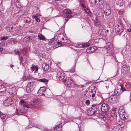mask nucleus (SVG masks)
Segmentation results:
<instances>
[{
    "mask_svg": "<svg viewBox=\"0 0 131 131\" xmlns=\"http://www.w3.org/2000/svg\"><path fill=\"white\" fill-rule=\"evenodd\" d=\"M41 103L40 101H39V99L36 97L34 99V102L33 104H26L24 105L25 107L27 108H34L36 107V104H39Z\"/></svg>",
    "mask_w": 131,
    "mask_h": 131,
    "instance_id": "f257e3e1",
    "label": "nucleus"
},
{
    "mask_svg": "<svg viewBox=\"0 0 131 131\" xmlns=\"http://www.w3.org/2000/svg\"><path fill=\"white\" fill-rule=\"evenodd\" d=\"M35 85V83L33 82H29L26 87V90L27 93H30L34 90Z\"/></svg>",
    "mask_w": 131,
    "mask_h": 131,
    "instance_id": "f03ea898",
    "label": "nucleus"
},
{
    "mask_svg": "<svg viewBox=\"0 0 131 131\" xmlns=\"http://www.w3.org/2000/svg\"><path fill=\"white\" fill-rule=\"evenodd\" d=\"M115 30L117 33L120 34L123 31V27L122 25L118 24L116 25Z\"/></svg>",
    "mask_w": 131,
    "mask_h": 131,
    "instance_id": "7ed1b4c3",
    "label": "nucleus"
},
{
    "mask_svg": "<svg viewBox=\"0 0 131 131\" xmlns=\"http://www.w3.org/2000/svg\"><path fill=\"white\" fill-rule=\"evenodd\" d=\"M118 113L119 116L122 119H124L125 118V110L122 108H119L118 111Z\"/></svg>",
    "mask_w": 131,
    "mask_h": 131,
    "instance_id": "20e7f679",
    "label": "nucleus"
},
{
    "mask_svg": "<svg viewBox=\"0 0 131 131\" xmlns=\"http://www.w3.org/2000/svg\"><path fill=\"white\" fill-rule=\"evenodd\" d=\"M57 77L59 78L60 80L63 81V82H66V78L65 79V74L64 73L60 72L58 73Z\"/></svg>",
    "mask_w": 131,
    "mask_h": 131,
    "instance_id": "39448f33",
    "label": "nucleus"
},
{
    "mask_svg": "<svg viewBox=\"0 0 131 131\" xmlns=\"http://www.w3.org/2000/svg\"><path fill=\"white\" fill-rule=\"evenodd\" d=\"M101 110L103 112H107L109 109V105L107 104L104 103L101 106Z\"/></svg>",
    "mask_w": 131,
    "mask_h": 131,
    "instance_id": "423d86ee",
    "label": "nucleus"
},
{
    "mask_svg": "<svg viewBox=\"0 0 131 131\" xmlns=\"http://www.w3.org/2000/svg\"><path fill=\"white\" fill-rule=\"evenodd\" d=\"M14 102L12 99L11 97H9L4 101V103L6 106H9L13 103Z\"/></svg>",
    "mask_w": 131,
    "mask_h": 131,
    "instance_id": "0eeeda50",
    "label": "nucleus"
},
{
    "mask_svg": "<svg viewBox=\"0 0 131 131\" xmlns=\"http://www.w3.org/2000/svg\"><path fill=\"white\" fill-rule=\"evenodd\" d=\"M104 12H105L107 16L109 15L111 13L110 7L109 5H106L104 7Z\"/></svg>",
    "mask_w": 131,
    "mask_h": 131,
    "instance_id": "6e6552de",
    "label": "nucleus"
},
{
    "mask_svg": "<svg viewBox=\"0 0 131 131\" xmlns=\"http://www.w3.org/2000/svg\"><path fill=\"white\" fill-rule=\"evenodd\" d=\"M91 1L92 3L98 5H102L104 2L103 0H91Z\"/></svg>",
    "mask_w": 131,
    "mask_h": 131,
    "instance_id": "1a4fd4ad",
    "label": "nucleus"
},
{
    "mask_svg": "<svg viewBox=\"0 0 131 131\" xmlns=\"http://www.w3.org/2000/svg\"><path fill=\"white\" fill-rule=\"evenodd\" d=\"M46 90V88L44 86L40 87V88L38 90L37 92L39 96L45 95L44 93L45 92Z\"/></svg>",
    "mask_w": 131,
    "mask_h": 131,
    "instance_id": "9d476101",
    "label": "nucleus"
},
{
    "mask_svg": "<svg viewBox=\"0 0 131 131\" xmlns=\"http://www.w3.org/2000/svg\"><path fill=\"white\" fill-rule=\"evenodd\" d=\"M14 27L12 25V24H9L6 27H5V29L7 31L10 32L11 33L12 32H14L13 30V27Z\"/></svg>",
    "mask_w": 131,
    "mask_h": 131,
    "instance_id": "9b49d317",
    "label": "nucleus"
},
{
    "mask_svg": "<svg viewBox=\"0 0 131 131\" xmlns=\"http://www.w3.org/2000/svg\"><path fill=\"white\" fill-rule=\"evenodd\" d=\"M16 91L15 87L10 86L9 87V88L8 89L7 91L10 94H14V92H15Z\"/></svg>",
    "mask_w": 131,
    "mask_h": 131,
    "instance_id": "f8f14e48",
    "label": "nucleus"
},
{
    "mask_svg": "<svg viewBox=\"0 0 131 131\" xmlns=\"http://www.w3.org/2000/svg\"><path fill=\"white\" fill-rule=\"evenodd\" d=\"M95 94V92L93 93L92 91H91V101L93 102H95L96 101Z\"/></svg>",
    "mask_w": 131,
    "mask_h": 131,
    "instance_id": "ddd939ff",
    "label": "nucleus"
},
{
    "mask_svg": "<svg viewBox=\"0 0 131 131\" xmlns=\"http://www.w3.org/2000/svg\"><path fill=\"white\" fill-rule=\"evenodd\" d=\"M96 104H93L91 108V116H92L95 114L96 113Z\"/></svg>",
    "mask_w": 131,
    "mask_h": 131,
    "instance_id": "4468645a",
    "label": "nucleus"
},
{
    "mask_svg": "<svg viewBox=\"0 0 131 131\" xmlns=\"http://www.w3.org/2000/svg\"><path fill=\"white\" fill-rule=\"evenodd\" d=\"M64 36L62 34H61L58 36L57 38L58 39L59 38H60V37H61V41H60L62 43H68V41L67 39H65L64 40ZM68 43H69L68 42Z\"/></svg>",
    "mask_w": 131,
    "mask_h": 131,
    "instance_id": "2eb2a0df",
    "label": "nucleus"
},
{
    "mask_svg": "<svg viewBox=\"0 0 131 131\" xmlns=\"http://www.w3.org/2000/svg\"><path fill=\"white\" fill-rule=\"evenodd\" d=\"M42 67L43 69L45 71L48 70L49 68V65L45 63H43Z\"/></svg>",
    "mask_w": 131,
    "mask_h": 131,
    "instance_id": "dca6fc26",
    "label": "nucleus"
},
{
    "mask_svg": "<svg viewBox=\"0 0 131 131\" xmlns=\"http://www.w3.org/2000/svg\"><path fill=\"white\" fill-rule=\"evenodd\" d=\"M31 69L32 72H33V71H35L34 72V73L35 74V75L36 74V73H37L38 68L37 66L35 65L32 66V67L31 68Z\"/></svg>",
    "mask_w": 131,
    "mask_h": 131,
    "instance_id": "f3484780",
    "label": "nucleus"
},
{
    "mask_svg": "<svg viewBox=\"0 0 131 131\" xmlns=\"http://www.w3.org/2000/svg\"><path fill=\"white\" fill-rule=\"evenodd\" d=\"M6 91V88L4 85L2 84H0V92H4Z\"/></svg>",
    "mask_w": 131,
    "mask_h": 131,
    "instance_id": "a211bd4d",
    "label": "nucleus"
},
{
    "mask_svg": "<svg viewBox=\"0 0 131 131\" xmlns=\"http://www.w3.org/2000/svg\"><path fill=\"white\" fill-rule=\"evenodd\" d=\"M111 99L110 102L112 103H114L117 102V99L116 96H113L112 97H110L109 100Z\"/></svg>",
    "mask_w": 131,
    "mask_h": 131,
    "instance_id": "6ab92c4d",
    "label": "nucleus"
},
{
    "mask_svg": "<svg viewBox=\"0 0 131 131\" xmlns=\"http://www.w3.org/2000/svg\"><path fill=\"white\" fill-rule=\"evenodd\" d=\"M62 126H61L60 124L58 125V126H57L54 128V131H60L61 130V127Z\"/></svg>",
    "mask_w": 131,
    "mask_h": 131,
    "instance_id": "aec40b11",
    "label": "nucleus"
},
{
    "mask_svg": "<svg viewBox=\"0 0 131 131\" xmlns=\"http://www.w3.org/2000/svg\"><path fill=\"white\" fill-rule=\"evenodd\" d=\"M99 27L100 29L99 33H100V34H101V35L102 36L103 35L104 33H103L102 34V33H100V32H101L102 30H104L105 28V26L104 25H100Z\"/></svg>",
    "mask_w": 131,
    "mask_h": 131,
    "instance_id": "412c9836",
    "label": "nucleus"
},
{
    "mask_svg": "<svg viewBox=\"0 0 131 131\" xmlns=\"http://www.w3.org/2000/svg\"><path fill=\"white\" fill-rule=\"evenodd\" d=\"M0 117L3 121H5L6 119V116L0 111Z\"/></svg>",
    "mask_w": 131,
    "mask_h": 131,
    "instance_id": "4be33fe9",
    "label": "nucleus"
},
{
    "mask_svg": "<svg viewBox=\"0 0 131 131\" xmlns=\"http://www.w3.org/2000/svg\"><path fill=\"white\" fill-rule=\"evenodd\" d=\"M105 47L108 49H110L113 47L112 44L110 42H108L107 44Z\"/></svg>",
    "mask_w": 131,
    "mask_h": 131,
    "instance_id": "5701e85b",
    "label": "nucleus"
},
{
    "mask_svg": "<svg viewBox=\"0 0 131 131\" xmlns=\"http://www.w3.org/2000/svg\"><path fill=\"white\" fill-rule=\"evenodd\" d=\"M63 13L65 14H70L71 13V12L70 10L69 9H64L63 11Z\"/></svg>",
    "mask_w": 131,
    "mask_h": 131,
    "instance_id": "b1692460",
    "label": "nucleus"
},
{
    "mask_svg": "<svg viewBox=\"0 0 131 131\" xmlns=\"http://www.w3.org/2000/svg\"><path fill=\"white\" fill-rule=\"evenodd\" d=\"M38 81L40 82L43 83L45 84H47L48 82V81L47 80L44 78L39 79Z\"/></svg>",
    "mask_w": 131,
    "mask_h": 131,
    "instance_id": "393cba45",
    "label": "nucleus"
},
{
    "mask_svg": "<svg viewBox=\"0 0 131 131\" xmlns=\"http://www.w3.org/2000/svg\"><path fill=\"white\" fill-rule=\"evenodd\" d=\"M26 104H27V103L25 101L23 100H21L20 101L19 104L20 105H22L23 107H25L24 105Z\"/></svg>",
    "mask_w": 131,
    "mask_h": 131,
    "instance_id": "a878e982",
    "label": "nucleus"
},
{
    "mask_svg": "<svg viewBox=\"0 0 131 131\" xmlns=\"http://www.w3.org/2000/svg\"><path fill=\"white\" fill-rule=\"evenodd\" d=\"M24 107H23L20 109V112L24 113H25L27 112V109H25Z\"/></svg>",
    "mask_w": 131,
    "mask_h": 131,
    "instance_id": "bb28decb",
    "label": "nucleus"
},
{
    "mask_svg": "<svg viewBox=\"0 0 131 131\" xmlns=\"http://www.w3.org/2000/svg\"><path fill=\"white\" fill-rule=\"evenodd\" d=\"M38 38L39 39L43 40L45 38V37L41 34H39L38 35Z\"/></svg>",
    "mask_w": 131,
    "mask_h": 131,
    "instance_id": "cd10ccee",
    "label": "nucleus"
},
{
    "mask_svg": "<svg viewBox=\"0 0 131 131\" xmlns=\"http://www.w3.org/2000/svg\"><path fill=\"white\" fill-rule=\"evenodd\" d=\"M19 30V28L18 27H13V30L14 32H12V33H15L17 34Z\"/></svg>",
    "mask_w": 131,
    "mask_h": 131,
    "instance_id": "c85d7f7f",
    "label": "nucleus"
},
{
    "mask_svg": "<svg viewBox=\"0 0 131 131\" xmlns=\"http://www.w3.org/2000/svg\"><path fill=\"white\" fill-rule=\"evenodd\" d=\"M72 17V16L71 15H66V16L64 17L65 19V21L64 23H66L68 21L69 18H71Z\"/></svg>",
    "mask_w": 131,
    "mask_h": 131,
    "instance_id": "c756f323",
    "label": "nucleus"
},
{
    "mask_svg": "<svg viewBox=\"0 0 131 131\" xmlns=\"http://www.w3.org/2000/svg\"><path fill=\"white\" fill-rule=\"evenodd\" d=\"M30 36H26L23 39V41L24 42H26L28 40L30 41Z\"/></svg>",
    "mask_w": 131,
    "mask_h": 131,
    "instance_id": "7c9ffc66",
    "label": "nucleus"
},
{
    "mask_svg": "<svg viewBox=\"0 0 131 131\" xmlns=\"http://www.w3.org/2000/svg\"><path fill=\"white\" fill-rule=\"evenodd\" d=\"M95 25L97 27H99L101 25L100 21L98 20H96L95 22L94 23Z\"/></svg>",
    "mask_w": 131,
    "mask_h": 131,
    "instance_id": "2f4dec72",
    "label": "nucleus"
},
{
    "mask_svg": "<svg viewBox=\"0 0 131 131\" xmlns=\"http://www.w3.org/2000/svg\"><path fill=\"white\" fill-rule=\"evenodd\" d=\"M122 69L123 71H125L126 72L128 71V67L124 65L122 67Z\"/></svg>",
    "mask_w": 131,
    "mask_h": 131,
    "instance_id": "473e14b6",
    "label": "nucleus"
},
{
    "mask_svg": "<svg viewBox=\"0 0 131 131\" xmlns=\"http://www.w3.org/2000/svg\"><path fill=\"white\" fill-rule=\"evenodd\" d=\"M97 49V47L96 46H92L91 47V51L93 52L95 51Z\"/></svg>",
    "mask_w": 131,
    "mask_h": 131,
    "instance_id": "72a5a7b5",
    "label": "nucleus"
},
{
    "mask_svg": "<svg viewBox=\"0 0 131 131\" xmlns=\"http://www.w3.org/2000/svg\"><path fill=\"white\" fill-rule=\"evenodd\" d=\"M49 45H53L54 43V38H52L50 40V41L49 42Z\"/></svg>",
    "mask_w": 131,
    "mask_h": 131,
    "instance_id": "f704fd0d",
    "label": "nucleus"
},
{
    "mask_svg": "<svg viewBox=\"0 0 131 131\" xmlns=\"http://www.w3.org/2000/svg\"><path fill=\"white\" fill-rule=\"evenodd\" d=\"M78 125L79 128V131H82V129H83V124H79Z\"/></svg>",
    "mask_w": 131,
    "mask_h": 131,
    "instance_id": "c9c22d12",
    "label": "nucleus"
},
{
    "mask_svg": "<svg viewBox=\"0 0 131 131\" xmlns=\"http://www.w3.org/2000/svg\"><path fill=\"white\" fill-rule=\"evenodd\" d=\"M28 77L27 76H24L21 78V81H25L28 80Z\"/></svg>",
    "mask_w": 131,
    "mask_h": 131,
    "instance_id": "e433bc0d",
    "label": "nucleus"
},
{
    "mask_svg": "<svg viewBox=\"0 0 131 131\" xmlns=\"http://www.w3.org/2000/svg\"><path fill=\"white\" fill-rule=\"evenodd\" d=\"M8 37L7 36H3L1 37V40H6L8 38Z\"/></svg>",
    "mask_w": 131,
    "mask_h": 131,
    "instance_id": "4c0bfd02",
    "label": "nucleus"
},
{
    "mask_svg": "<svg viewBox=\"0 0 131 131\" xmlns=\"http://www.w3.org/2000/svg\"><path fill=\"white\" fill-rule=\"evenodd\" d=\"M89 45L90 44L89 43H84L82 45V47L83 48H84L89 46Z\"/></svg>",
    "mask_w": 131,
    "mask_h": 131,
    "instance_id": "58836bf2",
    "label": "nucleus"
},
{
    "mask_svg": "<svg viewBox=\"0 0 131 131\" xmlns=\"http://www.w3.org/2000/svg\"><path fill=\"white\" fill-rule=\"evenodd\" d=\"M71 81H73L71 79H70L68 80L67 81V86L69 87V85H70L72 83Z\"/></svg>",
    "mask_w": 131,
    "mask_h": 131,
    "instance_id": "ea45409f",
    "label": "nucleus"
},
{
    "mask_svg": "<svg viewBox=\"0 0 131 131\" xmlns=\"http://www.w3.org/2000/svg\"><path fill=\"white\" fill-rule=\"evenodd\" d=\"M15 53V54L16 55H18L19 56L20 55L21 53L19 51L17 50H15L14 51Z\"/></svg>",
    "mask_w": 131,
    "mask_h": 131,
    "instance_id": "a19ab883",
    "label": "nucleus"
},
{
    "mask_svg": "<svg viewBox=\"0 0 131 131\" xmlns=\"http://www.w3.org/2000/svg\"><path fill=\"white\" fill-rule=\"evenodd\" d=\"M31 21L30 18L28 17H27L25 19V22L26 23H29Z\"/></svg>",
    "mask_w": 131,
    "mask_h": 131,
    "instance_id": "79ce46f5",
    "label": "nucleus"
},
{
    "mask_svg": "<svg viewBox=\"0 0 131 131\" xmlns=\"http://www.w3.org/2000/svg\"><path fill=\"white\" fill-rule=\"evenodd\" d=\"M16 5L17 7L19 8L21 6L20 4L19 3V1H17L16 2Z\"/></svg>",
    "mask_w": 131,
    "mask_h": 131,
    "instance_id": "37998d69",
    "label": "nucleus"
},
{
    "mask_svg": "<svg viewBox=\"0 0 131 131\" xmlns=\"http://www.w3.org/2000/svg\"><path fill=\"white\" fill-rule=\"evenodd\" d=\"M72 83L70 85H69V87H74L75 86V84L73 82L71 81Z\"/></svg>",
    "mask_w": 131,
    "mask_h": 131,
    "instance_id": "c03bdc74",
    "label": "nucleus"
},
{
    "mask_svg": "<svg viewBox=\"0 0 131 131\" xmlns=\"http://www.w3.org/2000/svg\"><path fill=\"white\" fill-rule=\"evenodd\" d=\"M121 89L122 91H124L125 90V89L123 88V85L122 84L120 85Z\"/></svg>",
    "mask_w": 131,
    "mask_h": 131,
    "instance_id": "a18cd8bd",
    "label": "nucleus"
},
{
    "mask_svg": "<svg viewBox=\"0 0 131 131\" xmlns=\"http://www.w3.org/2000/svg\"><path fill=\"white\" fill-rule=\"evenodd\" d=\"M124 13V11L123 10L121 9L118 12V14L120 15H121Z\"/></svg>",
    "mask_w": 131,
    "mask_h": 131,
    "instance_id": "49530a36",
    "label": "nucleus"
},
{
    "mask_svg": "<svg viewBox=\"0 0 131 131\" xmlns=\"http://www.w3.org/2000/svg\"><path fill=\"white\" fill-rule=\"evenodd\" d=\"M85 10L86 13H88V14H89L90 13V10L87 8L85 9Z\"/></svg>",
    "mask_w": 131,
    "mask_h": 131,
    "instance_id": "de8ad7c7",
    "label": "nucleus"
},
{
    "mask_svg": "<svg viewBox=\"0 0 131 131\" xmlns=\"http://www.w3.org/2000/svg\"><path fill=\"white\" fill-rule=\"evenodd\" d=\"M35 19V20L38 22H39L40 21V19H39L38 17L37 16L36 17Z\"/></svg>",
    "mask_w": 131,
    "mask_h": 131,
    "instance_id": "09e8293b",
    "label": "nucleus"
},
{
    "mask_svg": "<svg viewBox=\"0 0 131 131\" xmlns=\"http://www.w3.org/2000/svg\"><path fill=\"white\" fill-rule=\"evenodd\" d=\"M19 60H20V63H21L22 62V61L23 60L22 59V56H21L20 55H19Z\"/></svg>",
    "mask_w": 131,
    "mask_h": 131,
    "instance_id": "8fccbe9b",
    "label": "nucleus"
},
{
    "mask_svg": "<svg viewBox=\"0 0 131 131\" xmlns=\"http://www.w3.org/2000/svg\"><path fill=\"white\" fill-rule=\"evenodd\" d=\"M90 102L89 100H87L85 102V103L86 105H89L90 104Z\"/></svg>",
    "mask_w": 131,
    "mask_h": 131,
    "instance_id": "3c124183",
    "label": "nucleus"
},
{
    "mask_svg": "<svg viewBox=\"0 0 131 131\" xmlns=\"http://www.w3.org/2000/svg\"><path fill=\"white\" fill-rule=\"evenodd\" d=\"M48 10L50 12H52L53 10V9L52 8L50 7L48 9Z\"/></svg>",
    "mask_w": 131,
    "mask_h": 131,
    "instance_id": "603ef678",
    "label": "nucleus"
},
{
    "mask_svg": "<svg viewBox=\"0 0 131 131\" xmlns=\"http://www.w3.org/2000/svg\"><path fill=\"white\" fill-rule=\"evenodd\" d=\"M117 90V89H115V91H114V92L115 93H119V92L118 91V90Z\"/></svg>",
    "mask_w": 131,
    "mask_h": 131,
    "instance_id": "864d4df0",
    "label": "nucleus"
},
{
    "mask_svg": "<svg viewBox=\"0 0 131 131\" xmlns=\"http://www.w3.org/2000/svg\"><path fill=\"white\" fill-rule=\"evenodd\" d=\"M90 112V110L89 108L88 109L87 111V113L88 115H90V114L89 113Z\"/></svg>",
    "mask_w": 131,
    "mask_h": 131,
    "instance_id": "5fc2aeb1",
    "label": "nucleus"
},
{
    "mask_svg": "<svg viewBox=\"0 0 131 131\" xmlns=\"http://www.w3.org/2000/svg\"><path fill=\"white\" fill-rule=\"evenodd\" d=\"M58 44L59 45V46H61L62 44H61V43L59 42H58Z\"/></svg>",
    "mask_w": 131,
    "mask_h": 131,
    "instance_id": "6e6d98bb",
    "label": "nucleus"
},
{
    "mask_svg": "<svg viewBox=\"0 0 131 131\" xmlns=\"http://www.w3.org/2000/svg\"><path fill=\"white\" fill-rule=\"evenodd\" d=\"M16 115H19L18 113V110L17 109H16Z\"/></svg>",
    "mask_w": 131,
    "mask_h": 131,
    "instance_id": "4d7b16f0",
    "label": "nucleus"
},
{
    "mask_svg": "<svg viewBox=\"0 0 131 131\" xmlns=\"http://www.w3.org/2000/svg\"><path fill=\"white\" fill-rule=\"evenodd\" d=\"M81 6L83 8L85 7V6H84V4L83 3H82L81 4Z\"/></svg>",
    "mask_w": 131,
    "mask_h": 131,
    "instance_id": "13d9d810",
    "label": "nucleus"
},
{
    "mask_svg": "<svg viewBox=\"0 0 131 131\" xmlns=\"http://www.w3.org/2000/svg\"><path fill=\"white\" fill-rule=\"evenodd\" d=\"M99 14H101L100 15H99V17H101L102 16H103V14H102L101 12H100V13H99Z\"/></svg>",
    "mask_w": 131,
    "mask_h": 131,
    "instance_id": "bf43d9fd",
    "label": "nucleus"
},
{
    "mask_svg": "<svg viewBox=\"0 0 131 131\" xmlns=\"http://www.w3.org/2000/svg\"><path fill=\"white\" fill-rule=\"evenodd\" d=\"M3 50V49L2 47H0V52H1Z\"/></svg>",
    "mask_w": 131,
    "mask_h": 131,
    "instance_id": "052dcab7",
    "label": "nucleus"
},
{
    "mask_svg": "<svg viewBox=\"0 0 131 131\" xmlns=\"http://www.w3.org/2000/svg\"><path fill=\"white\" fill-rule=\"evenodd\" d=\"M39 129H41V130H45V128H44L43 127H41V128H39Z\"/></svg>",
    "mask_w": 131,
    "mask_h": 131,
    "instance_id": "680f3d73",
    "label": "nucleus"
},
{
    "mask_svg": "<svg viewBox=\"0 0 131 131\" xmlns=\"http://www.w3.org/2000/svg\"><path fill=\"white\" fill-rule=\"evenodd\" d=\"M79 1L80 3V4L81 2H82L84 1V0H79Z\"/></svg>",
    "mask_w": 131,
    "mask_h": 131,
    "instance_id": "e2e57ef3",
    "label": "nucleus"
},
{
    "mask_svg": "<svg viewBox=\"0 0 131 131\" xmlns=\"http://www.w3.org/2000/svg\"><path fill=\"white\" fill-rule=\"evenodd\" d=\"M114 115L115 117H116V112H114Z\"/></svg>",
    "mask_w": 131,
    "mask_h": 131,
    "instance_id": "0e129e2a",
    "label": "nucleus"
},
{
    "mask_svg": "<svg viewBox=\"0 0 131 131\" xmlns=\"http://www.w3.org/2000/svg\"><path fill=\"white\" fill-rule=\"evenodd\" d=\"M128 31L129 32H131V29L130 28L127 29Z\"/></svg>",
    "mask_w": 131,
    "mask_h": 131,
    "instance_id": "69168bd1",
    "label": "nucleus"
},
{
    "mask_svg": "<svg viewBox=\"0 0 131 131\" xmlns=\"http://www.w3.org/2000/svg\"><path fill=\"white\" fill-rule=\"evenodd\" d=\"M36 16H32V17L33 19H35Z\"/></svg>",
    "mask_w": 131,
    "mask_h": 131,
    "instance_id": "338daca9",
    "label": "nucleus"
},
{
    "mask_svg": "<svg viewBox=\"0 0 131 131\" xmlns=\"http://www.w3.org/2000/svg\"><path fill=\"white\" fill-rule=\"evenodd\" d=\"M89 49H88L87 50V51H90V47H89Z\"/></svg>",
    "mask_w": 131,
    "mask_h": 131,
    "instance_id": "774afa93",
    "label": "nucleus"
}]
</instances>
